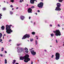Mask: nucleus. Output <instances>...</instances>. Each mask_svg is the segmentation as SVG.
<instances>
[{"mask_svg":"<svg viewBox=\"0 0 64 64\" xmlns=\"http://www.w3.org/2000/svg\"><path fill=\"white\" fill-rule=\"evenodd\" d=\"M29 55L26 54L23 57L20 56V59L22 60L24 59V62H25L26 63H27V62L30 60V58H29Z\"/></svg>","mask_w":64,"mask_h":64,"instance_id":"f257e3e1","label":"nucleus"},{"mask_svg":"<svg viewBox=\"0 0 64 64\" xmlns=\"http://www.w3.org/2000/svg\"><path fill=\"white\" fill-rule=\"evenodd\" d=\"M11 26H12V25H10V26L8 25H6V32L7 34H11V32H13V30H11Z\"/></svg>","mask_w":64,"mask_h":64,"instance_id":"f03ea898","label":"nucleus"},{"mask_svg":"<svg viewBox=\"0 0 64 64\" xmlns=\"http://www.w3.org/2000/svg\"><path fill=\"white\" fill-rule=\"evenodd\" d=\"M56 5L57 6L56 7L55 10L56 11H61V9L60 8V7L61 6V4L58 3H57L56 4Z\"/></svg>","mask_w":64,"mask_h":64,"instance_id":"7ed1b4c3","label":"nucleus"},{"mask_svg":"<svg viewBox=\"0 0 64 64\" xmlns=\"http://www.w3.org/2000/svg\"><path fill=\"white\" fill-rule=\"evenodd\" d=\"M53 32L54 33H56L55 35L56 36H60L61 35V33H60V30H56L55 31H53Z\"/></svg>","mask_w":64,"mask_h":64,"instance_id":"20e7f679","label":"nucleus"},{"mask_svg":"<svg viewBox=\"0 0 64 64\" xmlns=\"http://www.w3.org/2000/svg\"><path fill=\"white\" fill-rule=\"evenodd\" d=\"M30 37V36L29 34H25L24 36H23L22 38V39H25L26 38H29V37Z\"/></svg>","mask_w":64,"mask_h":64,"instance_id":"39448f33","label":"nucleus"},{"mask_svg":"<svg viewBox=\"0 0 64 64\" xmlns=\"http://www.w3.org/2000/svg\"><path fill=\"white\" fill-rule=\"evenodd\" d=\"M56 59L58 60L60 59V54L57 52L56 54Z\"/></svg>","mask_w":64,"mask_h":64,"instance_id":"423d86ee","label":"nucleus"},{"mask_svg":"<svg viewBox=\"0 0 64 64\" xmlns=\"http://www.w3.org/2000/svg\"><path fill=\"white\" fill-rule=\"evenodd\" d=\"M43 2H40L39 4H38V6L39 8H43Z\"/></svg>","mask_w":64,"mask_h":64,"instance_id":"0eeeda50","label":"nucleus"},{"mask_svg":"<svg viewBox=\"0 0 64 64\" xmlns=\"http://www.w3.org/2000/svg\"><path fill=\"white\" fill-rule=\"evenodd\" d=\"M17 49H18V50H17V51L18 52V53L21 52L23 50L22 48H20V47H17Z\"/></svg>","mask_w":64,"mask_h":64,"instance_id":"6e6552de","label":"nucleus"},{"mask_svg":"<svg viewBox=\"0 0 64 64\" xmlns=\"http://www.w3.org/2000/svg\"><path fill=\"white\" fill-rule=\"evenodd\" d=\"M30 52H31V53L32 55H33L34 56L36 54V52H34V50H32V51H31Z\"/></svg>","mask_w":64,"mask_h":64,"instance_id":"1a4fd4ad","label":"nucleus"},{"mask_svg":"<svg viewBox=\"0 0 64 64\" xmlns=\"http://www.w3.org/2000/svg\"><path fill=\"white\" fill-rule=\"evenodd\" d=\"M32 10L31 8H29L28 9V13H32Z\"/></svg>","mask_w":64,"mask_h":64,"instance_id":"9d476101","label":"nucleus"},{"mask_svg":"<svg viewBox=\"0 0 64 64\" xmlns=\"http://www.w3.org/2000/svg\"><path fill=\"white\" fill-rule=\"evenodd\" d=\"M2 37V34L0 33V42L2 41V39H1V37Z\"/></svg>","mask_w":64,"mask_h":64,"instance_id":"9b49d317","label":"nucleus"},{"mask_svg":"<svg viewBox=\"0 0 64 64\" xmlns=\"http://www.w3.org/2000/svg\"><path fill=\"white\" fill-rule=\"evenodd\" d=\"M35 1H36V0H30V2L31 4H34Z\"/></svg>","mask_w":64,"mask_h":64,"instance_id":"f8f14e48","label":"nucleus"},{"mask_svg":"<svg viewBox=\"0 0 64 64\" xmlns=\"http://www.w3.org/2000/svg\"><path fill=\"white\" fill-rule=\"evenodd\" d=\"M24 18L25 17H24V16H20V18L21 20H23Z\"/></svg>","mask_w":64,"mask_h":64,"instance_id":"ddd939ff","label":"nucleus"},{"mask_svg":"<svg viewBox=\"0 0 64 64\" xmlns=\"http://www.w3.org/2000/svg\"><path fill=\"white\" fill-rule=\"evenodd\" d=\"M1 28L2 30H4V29H5V27H4V26H2Z\"/></svg>","mask_w":64,"mask_h":64,"instance_id":"4468645a","label":"nucleus"},{"mask_svg":"<svg viewBox=\"0 0 64 64\" xmlns=\"http://www.w3.org/2000/svg\"><path fill=\"white\" fill-rule=\"evenodd\" d=\"M3 11H5L6 10V8H2Z\"/></svg>","mask_w":64,"mask_h":64,"instance_id":"2eb2a0df","label":"nucleus"},{"mask_svg":"<svg viewBox=\"0 0 64 64\" xmlns=\"http://www.w3.org/2000/svg\"><path fill=\"white\" fill-rule=\"evenodd\" d=\"M16 62V60H13V62H12V64H14Z\"/></svg>","mask_w":64,"mask_h":64,"instance_id":"dca6fc26","label":"nucleus"},{"mask_svg":"<svg viewBox=\"0 0 64 64\" xmlns=\"http://www.w3.org/2000/svg\"><path fill=\"white\" fill-rule=\"evenodd\" d=\"M5 64H6V63H7V60L6 59H5Z\"/></svg>","mask_w":64,"mask_h":64,"instance_id":"f3484780","label":"nucleus"},{"mask_svg":"<svg viewBox=\"0 0 64 64\" xmlns=\"http://www.w3.org/2000/svg\"><path fill=\"white\" fill-rule=\"evenodd\" d=\"M50 35L51 37H53V36H54V34H51Z\"/></svg>","mask_w":64,"mask_h":64,"instance_id":"a211bd4d","label":"nucleus"},{"mask_svg":"<svg viewBox=\"0 0 64 64\" xmlns=\"http://www.w3.org/2000/svg\"><path fill=\"white\" fill-rule=\"evenodd\" d=\"M10 15H12V14H13V12L10 11Z\"/></svg>","mask_w":64,"mask_h":64,"instance_id":"6ab92c4d","label":"nucleus"},{"mask_svg":"<svg viewBox=\"0 0 64 64\" xmlns=\"http://www.w3.org/2000/svg\"><path fill=\"white\" fill-rule=\"evenodd\" d=\"M64 0H58L59 2H62V1H63Z\"/></svg>","mask_w":64,"mask_h":64,"instance_id":"aec40b11","label":"nucleus"},{"mask_svg":"<svg viewBox=\"0 0 64 64\" xmlns=\"http://www.w3.org/2000/svg\"><path fill=\"white\" fill-rule=\"evenodd\" d=\"M32 34L33 35H34L35 34V32H32Z\"/></svg>","mask_w":64,"mask_h":64,"instance_id":"412c9836","label":"nucleus"},{"mask_svg":"<svg viewBox=\"0 0 64 64\" xmlns=\"http://www.w3.org/2000/svg\"><path fill=\"white\" fill-rule=\"evenodd\" d=\"M35 42H36V44L37 45V40H36Z\"/></svg>","mask_w":64,"mask_h":64,"instance_id":"4be33fe9","label":"nucleus"},{"mask_svg":"<svg viewBox=\"0 0 64 64\" xmlns=\"http://www.w3.org/2000/svg\"><path fill=\"white\" fill-rule=\"evenodd\" d=\"M31 8L32 9H33V8H35V6H32L31 7Z\"/></svg>","mask_w":64,"mask_h":64,"instance_id":"5701e85b","label":"nucleus"},{"mask_svg":"<svg viewBox=\"0 0 64 64\" xmlns=\"http://www.w3.org/2000/svg\"><path fill=\"white\" fill-rule=\"evenodd\" d=\"M10 2L12 3H14V0H10Z\"/></svg>","mask_w":64,"mask_h":64,"instance_id":"b1692460","label":"nucleus"},{"mask_svg":"<svg viewBox=\"0 0 64 64\" xmlns=\"http://www.w3.org/2000/svg\"><path fill=\"white\" fill-rule=\"evenodd\" d=\"M25 52L26 53H28V50H26Z\"/></svg>","mask_w":64,"mask_h":64,"instance_id":"393cba45","label":"nucleus"},{"mask_svg":"<svg viewBox=\"0 0 64 64\" xmlns=\"http://www.w3.org/2000/svg\"><path fill=\"white\" fill-rule=\"evenodd\" d=\"M33 38H32L30 40L31 42L33 41Z\"/></svg>","mask_w":64,"mask_h":64,"instance_id":"a878e982","label":"nucleus"},{"mask_svg":"<svg viewBox=\"0 0 64 64\" xmlns=\"http://www.w3.org/2000/svg\"><path fill=\"white\" fill-rule=\"evenodd\" d=\"M4 50V48H2V51H3Z\"/></svg>","mask_w":64,"mask_h":64,"instance_id":"bb28decb","label":"nucleus"},{"mask_svg":"<svg viewBox=\"0 0 64 64\" xmlns=\"http://www.w3.org/2000/svg\"><path fill=\"white\" fill-rule=\"evenodd\" d=\"M25 50H28V48H25Z\"/></svg>","mask_w":64,"mask_h":64,"instance_id":"cd10ccee","label":"nucleus"},{"mask_svg":"<svg viewBox=\"0 0 64 64\" xmlns=\"http://www.w3.org/2000/svg\"><path fill=\"white\" fill-rule=\"evenodd\" d=\"M17 46H19L20 45V44H17Z\"/></svg>","mask_w":64,"mask_h":64,"instance_id":"c85d7f7f","label":"nucleus"},{"mask_svg":"<svg viewBox=\"0 0 64 64\" xmlns=\"http://www.w3.org/2000/svg\"><path fill=\"white\" fill-rule=\"evenodd\" d=\"M10 7L11 8H12L13 7V6H12V5H11L10 6Z\"/></svg>","mask_w":64,"mask_h":64,"instance_id":"c756f323","label":"nucleus"},{"mask_svg":"<svg viewBox=\"0 0 64 64\" xmlns=\"http://www.w3.org/2000/svg\"><path fill=\"white\" fill-rule=\"evenodd\" d=\"M53 57H54V55H52V58H53Z\"/></svg>","mask_w":64,"mask_h":64,"instance_id":"7c9ffc66","label":"nucleus"},{"mask_svg":"<svg viewBox=\"0 0 64 64\" xmlns=\"http://www.w3.org/2000/svg\"><path fill=\"white\" fill-rule=\"evenodd\" d=\"M0 56L1 57H3V55L2 54H0Z\"/></svg>","mask_w":64,"mask_h":64,"instance_id":"2f4dec72","label":"nucleus"},{"mask_svg":"<svg viewBox=\"0 0 64 64\" xmlns=\"http://www.w3.org/2000/svg\"><path fill=\"white\" fill-rule=\"evenodd\" d=\"M58 27H60V24H58Z\"/></svg>","mask_w":64,"mask_h":64,"instance_id":"473e14b6","label":"nucleus"},{"mask_svg":"<svg viewBox=\"0 0 64 64\" xmlns=\"http://www.w3.org/2000/svg\"><path fill=\"white\" fill-rule=\"evenodd\" d=\"M56 40V43H58V42H57V40Z\"/></svg>","mask_w":64,"mask_h":64,"instance_id":"72a5a7b5","label":"nucleus"},{"mask_svg":"<svg viewBox=\"0 0 64 64\" xmlns=\"http://www.w3.org/2000/svg\"><path fill=\"white\" fill-rule=\"evenodd\" d=\"M20 3H22V1L21 0H20Z\"/></svg>","mask_w":64,"mask_h":64,"instance_id":"f704fd0d","label":"nucleus"},{"mask_svg":"<svg viewBox=\"0 0 64 64\" xmlns=\"http://www.w3.org/2000/svg\"><path fill=\"white\" fill-rule=\"evenodd\" d=\"M6 36V34H4V35H3V36H4H4Z\"/></svg>","mask_w":64,"mask_h":64,"instance_id":"c9c22d12","label":"nucleus"},{"mask_svg":"<svg viewBox=\"0 0 64 64\" xmlns=\"http://www.w3.org/2000/svg\"><path fill=\"white\" fill-rule=\"evenodd\" d=\"M38 12H40V10H38Z\"/></svg>","mask_w":64,"mask_h":64,"instance_id":"e433bc0d","label":"nucleus"},{"mask_svg":"<svg viewBox=\"0 0 64 64\" xmlns=\"http://www.w3.org/2000/svg\"><path fill=\"white\" fill-rule=\"evenodd\" d=\"M0 16H2V15L1 14H0Z\"/></svg>","mask_w":64,"mask_h":64,"instance_id":"4c0bfd02","label":"nucleus"},{"mask_svg":"<svg viewBox=\"0 0 64 64\" xmlns=\"http://www.w3.org/2000/svg\"><path fill=\"white\" fill-rule=\"evenodd\" d=\"M9 42H10V41H11V40H9Z\"/></svg>","mask_w":64,"mask_h":64,"instance_id":"58836bf2","label":"nucleus"},{"mask_svg":"<svg viewBox=\"0 0 64 64\" xmlns=\"http://www.w3.org/2000/svg\"><path fill=\"white\" fill-rule=\"evenodd\" d=\"M50 27H52V25L51 24H50Z\"/></svg>","mask_w":64,"mask_h":64,"instance_id":"ea45409f","label":"nucleus"},{"mask_svg":"<svg viewBox=\"0 0 64 64\" xmlns=\"http://www.w3.org/2000/svg\"><path fill=\"white\" fill-rule=\"evenodd\" d=\"M5 53H7V51H5Z\"/></svg>","mask_w":64,"mask_h":64,"instance_id":"a19ab883","label":"nucleus"},{"mask_svg":"<svg viewBox=\"0 0 64 64\" xmlns=\"http://www.w3.org/2000/svg\"><path fill=\"white\" fill-rule=\"evenodd\" d=\"M31 64H33V62L32 61L31 62Z\"/></svg>","mask_w":64,"mask_h":64,"instance_id":"79ce46f5","label":"nucleus"},{"mask_svg":"<svg viewBox=\"0 0 64 64\" xmlns=\"http://www.w3.org/2000/svg\"><path fill=\"white\" fill-rule=\"evenodd\" d=\"M19 8L18 7H16V9H18Z\"/></svg>","mask_w":64,"mask_h":64,"instance_id":"37998d69","label":"nucleus"},{"mask_svg":"<svg viewBox=\"0 0 64 64\" xmlns=\"http://www.w3.org/2000/svg\"><path fill=\"white\" fill-rule=\"evenodd\" d=\"M46 51H47L46 50H44V51H45V52H46Z\"/></svg>","mask_w":64,"mask_h":64,"instance_id":"c03bdc74","label":"nucleus"},{"mask_svg":"<svg viewBox=\"0 0 64 64\" xmlns=\"http://www.w3.org/2000/svg\"><path fill=\"white\" fill-rule=\"evenodd\" d=\"M2 18V17H1V16H0V19H1Z\"/></svg>","mask_w":64,"mask_h":64,"instance_id":"a18cd8bd","label":"nucleus"},{"mask_svg":"<svg viewBox=\"0 0 64 64\" xmlns=\"http://www.w3.org/2000/svg\"><path fill=\"white\" fill-rule=\"evenodd\" d=\"M30 18H31V17H29V19H30Z\"/></svg>","mask_w":64,"mask_h":64,"instance_id":"49530a36","label":"nucleus"},{"mask_svg":"<svg viewBox=\"0 0 64 64\" xmlns=\"http://www.w3.org/2000/svg\"><path fill=\"white\" fill-rule=\"evenodd\" d=\"M3 39H4V36H3Z\"/></svg>","mask_w":64,"mask_h":64,"instance_id":"de8ad7c7","label":"nucleus"},{"mask_svg":"<svg viewBox=\"0 0 64 64\" xmlns=\"http://www.w3.org/2000/svg\"><path fill=\"white\" fill-rule=\"evenodd\" d=\"M12 10H14V8H12Z\"/></svg>","mask_w":64,"mask_h":64,"instance_id":"09e8293b","label":"nucleus"},{"mask_svg":"<svg viewBox=\"0 0 64 64\" xmlns=\"http://www.w3.org/2000/svg\"><path fill=\"white\" fill-rule=\"evenodd\" d=\"M16 64H19V63H16Z\"/></svg>","mask_w":64,"mask_h":64,"instance_id":"8fccbe9b","label":"nucleus"},{"mask_svg":"<svg viewBox=\"0 0 64 64\" xmlns=\"http://www.w3.org/2000/svg\"><path fill=\"white\" fill-rule=\"evenodd\" d=\"M36 38L37 39H38V38Z\"/></svg>","mask_w":64,"mask_h":64,"instance_id":"3c124183","label":"nucleus"},{"mask_svg":"<svg viewBox=\"0 0 64 64\" xmlns=\"http://www.w3.org/2000/svg\"><path fill=\"white\" fill-rule=\"evenodd\" d=\"M39 60H38V62H39Z\"/></svg>","mask_w":64,"mask_h":64,"instance_id":"603ef678","label":"nucleus"},{"mask_svg":"<svg viewBox=\"0 0 64 64\" xmlns=\"http://www.w3.org/2000/svg\"><path fill=\"white\" fill-rule=\"evenodd\" d=\"M6 3H7V4H8V2H7Z\"/></svg>","mask_w":64,"mask_h":64,"instance_id":"864d4df0","label":"nucleus"},{"mask_svg":"<svg viewBox=\"0 0 64 64\" xmlns=\"http://www.w3.org/2000/svg\"><path fill=\"white\" fill-rule=\"evenodd\" d=\"M36 15H37V13H36Z\"/></svg>","mask_w":64,"mask_h":64,"instance_id":"5fc2aeb1","label":"nucleus"},{"mask_svg":"<svg viewBox=\"0 0 64 64\" xmlns=\"http://www.w3.org/2000/svg\"><path fill=\"white\" fill-rule=\"evenodd\" d=\"M35 22H34V25H35Z\"/></svg>","mask_w":64,"mask_h":64,"instance_id":"6e6d98bb","label":"nucleus"},{"mask_svg":"<svg viewBox=\"0 0 64 64\" xmlns=\"http://www.w3.org/2000/svg\"><path fill=\"white\" fill-rule=\"evenodd\" d=\"M4 57H5V56L4 55Z\"/></svg>","mask_w":64,"mask_h":64,"instance_id":"4d7b16f0","label":"nucleus"},{"mask_svg":"<svg viewBox=\"0 0 64 64\" xmlns=\"http://www.w3.org/2000/svg\"><path fill=\"white\" fill-rule=\"evenodd\" d=\"M22 2H23V0H22Z\"/></svg>","mask_w":64,"mask_h":64,"instance_id":"13d9d810","label":"nucleus"},{"mask_svg":"<svg viewBox=\"0 0 64 64\" xmlns=\"http://www.w3.org/2000/svg\"><path fill=\"white\" fill-rule=\"evenodd\" d=\"M12 28H14V26H13L12 27Z\"/></svg>","mask_w":64,"mask_h":64,"instance_id":"bf43d9fd","label":"nucleus"},{"mask_svg":"<svg viewBox=\"0 0 64 64\" xmlns=\"http://www.w3.org/2000/svg\"><path fill=\"white\" fill-rule=\"evenodd\" d=\"M62 30H64V28H62Z\"/></svg>","mask_w":64,"mask_h":64,"instance_id":"052dcab7","label":"nucleus"},{"mask_svg":"<svg viewBox=\"0 0 64 64\" xmlns=\"http://www.w3.org/2000/svg\"><path fill=\"white\" fill-rule=\"evenodd\" d=\"M26 6H28V5L27 4V5H26Z\"/></svg>","mask_w":64,"mask_h":64,"instance_id":"680f3d73","label":"nucleus"},{"mask_svg":"<svg viewBox=\"0 0 64 64\" xmlns=\"http://www.w3.org/2000/svg\"><path fill=\"white\" fill-rule=\"evenodd\" d=\"M36 37H38V36H36Z\"/></svg>","mask_w":64,"mask_h":64,"instance_id":"e2e57ef3","label":"nucleus"},{"mask_svg":"<svg viewBox=\"0 0 64 64\" xmlns=\"http://www.w3.org/2000/svg\"><path fill=\"white\" fill-rule=\"evenodd\" d=\"M31 23H32V21L31 22Z\"/></svg>","mask_w":64,"mask_h":64,"instance_id":"0e129e2a","label":"nucleus"},{"mask_svg":"<svg viewBox=\"0 0 64 64\" xmlns=\"http://www.w3.org/2000/svg\"><path fill=\"white\" fill-rule=\"evenodd\" d=\"M2 43H3V42H2Z\"/></svg>","mask_w":64,"mask_h":64,"instance_id":"69168bd1","label":"nucleus"},{"mask_svg":"<svg viewBox=\"0 0 64 64\" xmlns=\"http://www.w3.org/2000/svg\"><path fill=\"white\" fill-rule=\"evenodd\" d=\"M50 47H52V46H50Z\"/></svg>","mask_w":64,"mask_h":64,"instance_id":"338daca9","label":"nucleus"},{"mask_svg":"<svg viewBox=\"0 0 64 64\" xmlns=\"http://www.w3.org/2000/svg\"><path fill=\"white\" fill-rule=\"evenodd\" d=\"M5 2H6L5 1H4V3H5Z\"/></svg>","mask_w":64,"mask_h":64,"instance_id":"774afa93","label":"nucleus"}]
</instances>
